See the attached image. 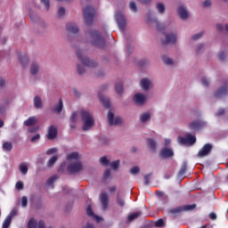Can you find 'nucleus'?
<instances>
[{
  "instance_id": "17",
  "label": "nucleus",
  "mask_w": 228,
  "mask_h": 228,
  "mask_svg": "<svg viewBox=\"0 0 228 228\" xmlns=\"http://www.w3.org/2000/svg\"><path fill=\"white\" fill-rule=\"evenodd\" d=\"M100 202L103 211H106V209H108V206L110 205V196H108V193L102 192L100 194Z\"/></svg>"
},
{
  "instance_id": "2",
  "label": "nucleus",
  "mask_w": 228,
  "mask_h": 228,
  "mask_svg": "<svg viewBox=\"0 0 228 228\" xmlns=\"http://www.w3.org/2000/svg\"><path fill=\"white\" fill-rule=\"evenodd\" d=\"M144 20L149 28H156L158 31H163L165 29V24L161 23L158 19V15L152 10H148Z\"/></svg>"
},
{
  "instance_id": "36",
  "label": "nucleus",
  "mask_w": 228,
  "mask_h": 228,
  "mask_svg": "<svg viewBox=\"0 0 228 228\" xmlns=\"http://www.w3.org/2000/svg\"><path fill=\"white\" fill-rule=\"evenodd\" d=\"M19 170L23 175H26V174H28V164H26V162L20 163L19 166Z\"/></svg>"
},
{
  "instance_id": "27",
  "label": "nucleus",
  "mask_w": 228,
  "mask_h": 228,
  "mask_svg": "<svg viewBox=\"0 0 228 228\" xmlns=\"http://www.w3.org/2000/svg\"><path fill=\"white\" fill-rule=\"evenodd\" d=\"M19 62L20 63L21 67H26L29 62V58L25 53L20 54L18 56Z\"/></svg>"
},
{
  "instance_id": "38",
  "label": "nucleus",
  "mask_w": 228,
  "mask_h": 228,
  "mask_svg": "<svg viewBox=\"0 0 228 228\" xmlns=\"http://www.w3.org/2000/svg\"><path fill=\"white\" fill-rule=\"evenodd\" d=\"M116 202L120 208H124V206H126V201L120 197V194L117 195Z\"/></svg>"
},
{
  "instance_id": "47",
  "label": "nucleus",
  "mask_w": 228,
  "mask_h": 228,
  "mask_svg": "<svg viewBox=\"0 0 228 228\" xmlns=\"http://www.w3.org/2000/svg\"><path fill=\"white\" fill-rule=\"evenodd\" d=\"M100 163L101 165H103V167H108V165H110V160H108V158L106 157H102L100 159Z\"/></svg>"
},
{
  "instance_id": "32",
  "label": "nucleus",
  "mask_w": 228,
  "mask_h": 228,
  "mask_svg": "<svg viewBox=\"0 0 228 228\" xmlns=\"http://www.w3.org/2000/svg\"><path fill=\"white\" fill-rule=\"evenodd\" d=\"M4 152H10L13 149V144L11 142H4L2 145Z\"/></svg>"
},
{
  "instance_id": "40",
  "label": "nucleus",
  "mask_w": 228,
  "mask_h": 228,
  "mask_svg": "<svg viewBox=\"0 0 228 228\" xmlns=\"http://www.w3.org/2000/svg\"><path fill=\"white\" fill-rule=\"evenodd\" d=\"M162 60L166 65H173L174 64V60H172V58H170V57L163 56Z\"/></svg>"
},
{
  "instance_id": "58",
  "label": "nucleus",
  "mask_w": 228,
  "mask_h": 228,
  "mask_svg": "<svg viewBox=\"0 0 228 228\" xmlns=\"http://www.w3.org/2000/svg\"><path fill=\"white\" fill-rule=\"evenodd\" d=\"M17 215H18L17 209H12L7 217H11V220H12L13 216H17Z\"/></svg>"
},
{
  "instance_id": "12",
  "label": "nucleus",
  "mask_w": 228,
  "mask_h": 228,
  "mask_svg": "<svg viewBox=\"0 0 228 228\" xmlns=\"http://www.w3.org/2000/svg\"><path fill=\"white\" fill-rule=\"evenodd\" d=\"M152 86H154V84L152 83V79L149 77H143L140 80V87L144 92H149V90H151Z\"/></svg>"
},
{
  "instance_id": "64",
  "label": "nucleus",
  "mask_w": 228,
  "mask_h": 228,
  "mask_svg": "<svg viewBox=\"0 0 228 228\" xmlns=\"http://www.w3.org/2000/svg\"><path fill=\"white\" fill-rule=\"evenodd\" d=\"M209 218H210L211 220H215V219L216 218V214L214 213V212L210 213Z\"/></svg>"
},
{
  "instance_id": "4",
  "label": "nucleus",
  "mask_w": 228,
  "mask_h": 228,
  "mask_svg": "<svg viewBox=\"0 0 228 228\" xmlns=\"http://www.w3.org/2000/svg\"><path fill=\"white\" fill-rule=\"evenodd\" d=\"M86 37H88V42H90L94 47H100L102 49L106 45V41L104 37H101V34L97 30H90L86 32Z\"/></svg>"
},
{
  "instance_id": "59",
  "label": "nucleus",
  "mask_w": 228,
  "mask_h": 228,
  "mask_svg": "<svg viewBox=\"0 0 228 228\" xmlns=\"http://www.w3.org/2000/svg\"><path fill=\"white\" fill-rule=\"evenodd\" d=\"M165 224V222L163 221V219H159L156 223L155 225L156 227H163V224Z\"/></svg>"
},
{
  "instance_id": "22",
  "label": "nucleus",
  "mask_w": 228,
  "mask_h": 228,
  "mask_svg": "<svg viewBox=\"0 0 228 228\" xmlns=\"http://www.w3.org/2000/svg\"><path fill=\"white\" fill-rule=\"evenodd\" d=\"M58 135V128L54 126H51L48 129L47 138L48 140H54Z\"/></svg>"
},
{
  "instance_id": "8",
  "label": "nucleus",
  "mask_w": 228,
  "mask_h": 228,
  "mask_svg": "<svg viewBox=\"0 0 228 228\" xmlns=\"http://www.w3.org/2000/svg\"><path fill=\"white\" fill-rule=\"evenodd\" d=\"M94 15L95 10L94 9V7L87 5L86 8H84V18L87 26H89V24H92Z\"/></svg>"
},
{
  "instance_id": "15",
  "label": "nucleus",
  "mask_w": 228,
  "mask_h": 228,
  "mask_svg": "<svg viewBox=\"0 0 228 228\" xmlns=\"http://www.w3.org/2000/svg\"><path fill=\"white\" fill-rule=\"evenodd\" d=\"M177 42V29H174L171 33L166 34V39L163 44H175Z\"/></svg>"
},
{
  "instance_id": "28",
  "label": "nucleus",
  "mask_w": 228,
  "mask_h": 228,
  "mask_svg": "<svg viewBox=\"0 0 228 228\" xmlns=\"http://www.w3.org/2000/svg\"><path fill=\"white\" fill-rule=\"evenodd\" d=\"M67 29L69 31V33H72L73 35H76V33H78L79 28L76 23H69L67 25Z\"/></svg>"
},
{
  "instance_id": "42",
  "label": "nucleus",
  "mask_w": 228,
  "mask_h": 228,
  "mask_svg": "<svg viewBox=\"0 0 228 228\" xmlns=\"http://www.w3.org/2000/svg\"><path fill=\"white\" fill-rule=\"evenodd\" d=\"M12 224V217H6L3 223L2 228H9Z\"/></svg>"
},
{
  "instance_id": "51",
  "label": "nucleus",
  "mask_w": 228,
  "mask_h": 228,
  "mask_svg": "<svg viewBox=\"0 0 228 228\" xmlns=\"http://www.w3.org/2000/svg\"><path fill=\"white\" fill-rule=\"evenodd\" d=\"M209 78L206 77H203L201 78V85H203V86H209Z\"/></svg>"
},
{
  "instance_id": "55",
  "label": "nucleus",
  "mask_w": 228,
  "mask_h": 228,
  "mask_svg": "<svg viewBox=\"0 0 228 228\" xmlns=\"http://www.w3.org/2000/svg\"><path fill=\"white\" fill-rule=\"evenodd\" d=\"M202 6L203 8H209V6H211V0H205L202 3Z\"/></svg>"
},
{
  "instance_id": "33",
  "label": "nucleus",
  "mask_w": 228,
  "mask_h": 228,
  "mask_svg": "<svg viewBox=\"0 0 228 228\" xmlns=\"http://www.w3.org/2000/svg\"><path fill=\"white\" fill-rule=\"evenodd\" d=\"M37 122H38V119L37 118V117H30L27 120L24 121V125L28 126H35V124H37Z\"/></svg>"
},
{
  "instance_id": "46",
  "label": "nucleus",
  "mask_w": 228,
  "mask_h": 228,
  "mask_svg": "<svg viewBox=\"0 0 228 228\" xmlns=\"http://www.w3.org/2000/svg\"><path fill=\"white\" fill-rule=\"evenodd\" d=\"M204 37V32H199L197 34H194L191 36V40H200V38H202Z\"/></svg>"
},
{
  "instance_id": "48",
  "label": "nucleus",
  "mask_w": 228,
  "mask_h": 228,
  "mask_svg": "<svg viewBox=\"0 0 228 228\" xmlns=\"http://www.w3.org/2000/svg\"><path fill=\"white\" fill-rule=\"evenodd\" d=\"M130 174L132 175H137V174H140V168L138 167H133L131 169H130Z\"/></svg>"
},
{
  "instance_id": "37",
  "label": "nucleus",
  "mask_w": 228,
  "mask_h": 228,
  "mask_svg": "<svg viewBox=\"0 0 228 228\" xmlns=\"http://www.w3.org/2000/svg\"><path fill=\"white\" fill-rule=\"evenodd\" d=\"M142 216V213L140 211L134 212L128 216L127 220L128 222H133V220H136V218H138V216Z\"/></svg>"
},
{
  "instance_id": "49",
  "label": "nucleus",
  "mask_w": 228,
  "mask_h": 228,
  "mask_svg": "<svg viewBox=\"0 0 228 228\" xmlns=\"http://www.w3.org/2000/svg\"><path fill=\"white\" fill-rule=\"evenodd\" d=\"M65 13H66L65 7H60L57 12L58 17H63Z\"/></svg>"
},
{
  "instance_id": "45",
  "label": "nucleus",
  "mask_w": 228,
  "mask_h": 228,
  "mask_svg": "<svg viewBox=\"0 0 228 228\" xmlns=\"http://www.w3.org/2000/svg\"><path fill=\"white\" fill-rule=\"evenodd\" d=\"M184 174H186V162H183V164L182 165V167L178 173V175L182 177V175H184Z\"/></svg>"
},
{
  "instance_id": "52",
  "label": "nucleus",
  "mask_w": 228,
  "mask_h": 228,
  "mask_svg": "<svg viewBox=\"0 0 228 228\" xmlns=\"http://www.w3.org/2000/svg\"><path fill=\"white\" fill-rule=\"evenodd\" d=\"M41 3L45 5V11H49V8H51L49 0H41Z\"/></svg>"
},
{
  "instance_id": "3",
  "label": "nucleus",
  "mask_w": 228,
  "mask_h": 228,
  "mask_svg": "<svg viewBox=\"0 0 228 228\" xmlns=\"http://www.w3.org/2000/svg\"><path fill=\"white\" fill-rule=\"evenodd\" d=\"M80 117L83 122L82 129L83 131H90L95 124V119L94 118V114L89 110H80Z\"/></svg>"
},
{
  "instance_id": "29",
  "label": "nucleus",
  "mask_w": 228,
  "mask_h": 228,
  "mask_svg": "<svg viewBox=\"0 0 228 228\" xmlns=\"http://www.w3.org/2000/svg\"><path fill=\"white\" fill-rule=\"evenodd\" d=\"M40 70V66L37 62H32L30 65V74L32 76H37L38 74V71Z\"/></svg>"
},
{
  "instance_id": "53",
  "label": "nucleus",
  "mask_w": 228,
  "mask_h": 228,
  "mask_svg": "<svg viewBox=\"0 0 228 228\" xmlns=\"http://www.w3.org/2000/svg\"><path fill=\"white\" fill-rule=\"evenodd\" d=\"M54 152H58L57 148H51L48 151H46L47 156H51V154H54Z\"/></svg>"
},
{
  "instance_id": "44",
  "label": "nucleus",
  "mask_w": 228,
  "mask_h": 228,
  "mask_svg": "<svg viewBox=\"0 0 228 228\" xmlns=\"http://www.w3.org/2000/svg\"><path fill=\"white\" fill-rule=\"evenodd\" d=\"M129 8H130L131 12H133L134 13H136V12H138V6L136 5V3H134V2L129 3Z\"/></svg>"
},
{
  "instance_id": "26",
  "label": "nucleus",
  "mask_w": 228,
  "mask_h": 228,
  "mask_svg": "<svg viewBox=\"0 0 228 228\" xmlns=\"http://www.w3.org/2000/svg\"><path fill=\"white\" fill-rule=\"evenodd\" d=\"M147 147L150 152H156V149H157L156 141L151 138L147 139Z\"/></svg>"
},
{
  "instance_id": "20",
  "label": "nucleus",
  "mask_w": 228,
  "mask_h": 228,
  "mask_svg": "<svg viewBox=\"0 0 228 228\" xmlns=\"http://www.w3.org/2000/svg\"><path fill=\"white\" fill-rule=\"evenodd\" d=\"M79 118V113L77 111H75L71 114L69 118V127L71 129H76V123L77 122Z\"/></svg>"
},
{
  "instance_id": "23",
  "label": "nucleus",
  "mask_w": 228,
  "mask_h": 228,
  "mask_svg": "<svg viewBox=\"0 0 228 228\" xmlns=\"http://www.w3.org/2000/svg\"><path fill=\"white\" fill-rule=\"evenodd\" d=\"M160 156L165 159L172 158L174 157V151L170 148H163L160 151Z\"/></svg>"
},
{
  "instance_id": "35",
  "label": "nucleus",
  "mask_w": 228,
  "mask_h": 228,
  "mask_svg": "<svg viewBox=\"0 0 228 228\" xmlns=\"http://www.w3.org/2000/svg\"><path fill=\"white\" fill-rule=\"evenodd\" d=\"M205 49H206V45L200 43V44L196 45L195 53L196 54H201V53H204Z\"/></svg>"
},
{
  "instance_id": "39",
  "label": "nucleus",
  "mask_w": 228,
  "mask_h": 228,
  "mask_svg": "<svg viewBox=\"0 0 228 228\" xmlns=\"http://www.w3.org/2000/svg\"><path fill=\"white\" fill-rule=\"evenodd\" d=\"M77 72L79 74V76H83L86 72V69H85L84 66H81L80 64H77Z\"/></svg>"
},
{
  "instance_id": "21",
  "label": "nucleus",
  "mask_w": 228,
  "mask_h": 228,
  "mask_svg": "<svg viewBox=\"0 0 228 228\" xmlns=\"http://www.w3.org/2000/svg\"><path fill=\"white\" fill-rule=\"evenodd\" d=\"M155 9L159 15H165L167 12V5H165V3L159 2L155 5Z\"/></svg>"
},
{
  "instance_id": "19",
  "label": "nucleus",
  "mask_w": 228,
  "mask_h": 228,
  "mask_svg": "<svg viewBox=\"0 0 228 228\" xmlns=\"http://www.w3.org/2000/svg\"><path fill=\"white\" fill-rule=\"evenodd\" d=\"M227 95V84H224V86H221L215 93V97L217 99H222V97H225Z\"/></svg>"
},
{
  "instance_id": "25",
  "label": "nucleus",
  "mask_w": 228,
  "mask_h": 228,
  "mask_svg": "<svg viewBox=\"0 0 228 228\" xmlns=\"http://www.w3.org/2000/svg\"><path fill=\"white\" fill-rule=\"evenodd\" d=\"M151 117H152V115L151 114V112L149 111H145L142 112L140 116H139V120L142 124H147V122H149V120H151Z\"/></svg>"
},
{
  "instance_id": "10",
  "label": "nucleus",
  "mask_w": 228,
  "mask_h": 228,
  "mask_svg": "<svg viewBox=\"0 0 228 228\" xmlns=\"http://www.w3.org/2000/svg\"><path fill=\"white\" fill-rule=\"evenodd\" d=\"M177 140L180 145H193L197 142V138L191 134H187L185 137L178 136Z\"/></svg>"
},
{
  "instance_id": "60",
  "label": "nucleus",
  "mask_w": 228,
  "mask_h": 228,
  "mask_svg": "<svg viewBox=\"0 0 228 228\" xmlns=\"http://www.w3.org/2000/svg\"><path fill=\"white\" fill-rule=\"evenodd\" d=\"M16 189L24 190V183L22 182L16 183Z\"/></svg>"
},
{
  "instance_id": "5",
  "label": "nucleus",
  "mask_w": 228,
  "mask_h": 228,
  "mask_svg": "<svg viewBox=\"0 0 228 228\" xmlns=\"http://www.w3.org/2000/svg\"><path fill=\"white\" fill-rule=\"evenodd\" d=\"M76 54L85 67H89V69H95L97 67V62L86 58V52L85 50L78 49L76 51Z\"/></svg>"
},
{
  "instance_id": "41",
  "label": "nucleus",
  "mask_w": 228,
  "mask_h": 228,
  "mask_svg": "<svg viewBox=\"0 0 228 228\" xmlns=\"http://www.w3.org/2000/svg\"><path fill=\"white\" fill-rule=\"evenodd\" d=\"M58 161V156H53L48 161H47V167H53Z\"/></svg>"
},
{
  "instance_id": "57",
  "label": "nucleus",
  "mask_w": 228,
  "mask_h": 228,
  "mask_svg": "<svg viewBox=\"0 0 228 228\" xmlns=\"http://www.w3.org/2000/svg\"><path fill=\"white\" fill-rule=\"evenodd\" d=\"M111 175V171L110 169H106L103 173L104 179H108Z\"/></svg>"
},
{
  "instance_id": "31",
  "label": "nucleus",
  "mask_w": 228,
  "mask_h": 228,
  "mask_svg": "<svg viewBox=\"0 0 228 228\" xmlns=\"http://www.w3.org/2000/svg\"><path fill=\"white\" fill-rule=\"evenodd\" d=\"M86 213H87L88 216H94V218L96 222H101L102 220V218L99 217V216L94 215V211L92 210V206L87 207Z\"/></svg>"
},
{
  "instance_id": "61",
  "label": "nucleus",
  "mask_w": 228,
  "mask_h": 228,
  "mask_svg": "<svg viewBox=\"0 0 228 228\" xmlns=\"http://www.w3.org/2000/svg\"><path fill=\"white\" fill-rule=\"evenodd\" d=\"M151 181V175H144V184L147 186Z\"/></svg>"
},
{
  "instance_id": "13",
  "label": "nucleus",
  "mask_w": 228,
  "mask_h": 228,
  "mask_svg": "<svg viewBox=\"0 0 228 228\" xmlns=\"http://www.w3.org/2000/svg\"><path fill=\"white\" fill-rule=\"evenodd\" d=\"M208 126V123L202 119L194 120L189 125V128L191 131H199V129H202V127H206Z\"/></svg>"
},
{
  "instance_id": "7",
  "label": "nucleus",
  "mask_w": 228,
  "mask_h": 228,
  "mask_svg": "<svg viewBox=\"0 0 228 228\" xmlns=\"http://www.w3.org/2000/svg\"><path fill=\"white\" fill-rule=\"evenodd\" d=\"M107 121L109 126H120L122 124V118L115 116L113 110H109L107 114Z\"/></svg>"
},
{
  "instance_id": "43",
  "label": "nucleus",
  "mask_w": 228,
  "mask_h": 228,
  "mask_svg": "<svg viewBox=\"0 0 228 228\" xmlns=\"http://www.w3.org/2000/svg\"><path fill=\"white\" fill-rule=\"evenodd\" d=\"M117 94H120L122 92H124V86L122 83L116 84L115 86Z\"/></svg>"
},
{
  "instance_id": "1",
  "label": "nucleus",
  "mask_w": 228,
  "mask_h": 228,
  "mask_svg": "<svg viewBox=\"0 0 228 228\" xmlns=\"http://www.w3.org/2000/svg\"><path fill=\"white\" fill-rule=\"evenodd\" d=\"M66 159L69 162L68 165V172L69 174H78L83 170V164L79 161L81 155L77 151L69 153Z\"/></svg>"
},
{
  "instance_id": "62",
  "label": "nucleus",
  "mask_w": 228,
  "mask_h": 228,
  "mask_svg": "<svg viewBox=\"0 0 228 228\" xmlns=\"http://www.w3.org/2000/svg\"><path fill=\"white\" fill-rule=\"evenodd\" d=\"M225 56H226L225 52H220L218 53L219 60H224Z\"/></svg>"
},
{
  "instance_id": "14",
  "label": "nucleus",
  "mask_w": 228,
  "mask_h": 228,
  "mask_svg": "<svg viewBox=\"0 0 228 228\" xmlns=\"http://www.w3.org/2000/svg\"><path fill=\"white\" fill-rule=\"evenodd\" d=\"M134 102L137 104V106H143V104L147 102V95L142 93H136L134 95Z\"/></svg>"
},
{
  "instance_id": "24",
  "label": "nucleus",
  "mask_w": 228,
  "mask_h": 228,
  "mask_svg": "<svg viewBox=\"0 0 228 228\" xmlns=\"http://www.w3.org/2000/svg\"><path fill=\"white\" fill-rule=\"evenodd\" d=\"M34 102V108L36 110H42L44 108V102L42 101V98L39 95H36L33 100Z\"/></svg>"
},
{
  "instance_id": "30",
  "label": "nucleus",
  "mask_w": 228,
  "mask_h": 228,
  "mask_svg": "<svg viewBox=\"0 0 228 228\" xmlns=\"http://www.w3.org/2000/svg\"><path fill=\"white\" fill-rule=\"evenodd\" d=\"M56 179H58L57 175L51 176L45 183V186L47 188H54V183H56Z\"/></svg>"
},
{
  "instance_id": "18",
  "label": "nucleus",
  "mask_w": 228,
  "mask_h": 228,
  "mask_svg": "<svg viewBox=\"0 0 228 228\" xmlns=\"http://www.w3.org/2000/svg\"><path fill=\"white\" fill-rule=\"evenodd\" d=\"M50 110L53 113L60 115V113H61V111H63V101L61 99H60L59 102L57 103H55L53 106H52Z\"/></svg>"
},
{
  "instance_id": "34",
  "label": "nucleus",
  "mask_w": 228,
  "mask_h": 228,
  "mask_svg": "<svg viewBox=\"0 0 228 228\" xmlns=\"http://www.w3.org/2000/svg\"><path fill=\"white\" fill-rule=\"evenodd\" d=\"M99 99L101 102L105 106V108H110V98L102 94H99Z\"/></svg>"
},
{
  "instance_id": "50",
  "label": "nucleus",
  "mask_w": 228,
  "mask_h": 228,
  "mask_svg": "<svg viewBox=\"0 0 228 228\" xmlns=\"http://www.w3.org/2000/svg\"><path fill=\"white\" fill-rule=\"evenodd\" d=\"M119 166H120V160L113 161L110 164V167H111V168H113V170H117V168H118Z\"/></svg>"
},
{
  "instance_id": "9",
  "label": "nucleus",
  "mask_w": 228,
  "mask_h": 228,
  "mask_svg": "<svg viewBox=\"0 0 228 228\" xmlns=\"http://www.w3.org/2000/svg\"><path fill=\"white\" fill-rule=\"evenodd\" d=\"M176 13L182 20H188L190 19V10L186 5H179L176 9Z\"/></svg>"
},
{
  "instance_id": "63",
  "label": "nucleus",
  "mask_w": 228,
  "mask_h": 228,
  "mask_svg": "<svg viewBox=\"0 0 228 228\" xmlns=\"http://www.w3.org/2000/svg\"><path fill=\"white\" fill-rule=\"evenodd\" d=\"M216 28H217L218 31H223L224 30V25L218 23L216 25Z\"/></svg>"
},
{
  "instance_id": "11",
  "label": "nucleus",
  "mask_w": 228,
  "mask_h": 228,
  "mask_svg": "<svg viewBox=\"0 0 228 228\" xmlns=\"http://www.w3.org/2000/svg\"><path fill=\"white\" fill-rule=\"evenodd\" d=\"M196 207V205H185L183 207L175 208L169 210V213L170 215H179V213H182L183 211H192Z\"/></svg>"
},
{
  "instance_id": "54",
  "label": "nucleus",
  "mask_w": 228,
  "mask_h": 228,
  "mask_svg": "<svg viewBox=\"0 0 228 228\" xmlns=\"http://www.w3.org/2000/svg\"><path fill=\"white\" fill-rule=\"evenodd\" d=\"M21 206L22 208H26V206H28V197L23 196L21 198Z\"/></svg>"
},
{
  "instance_id": "6",
  "label": "nucleus",
  "mask_w": 228,
  "mask_h": 228,
  "mask_svg": "<svg viewBox=\"0 0 228 228\" xmlns=\"http://www.w3.org/2000/svg\"><path fill=\"white\" fill-rule=\"evenodd\" d=\"M114 19L118 24V27L121 31L126 29V26H127V18H126V14L122 11H116L114 14Z\"/></svg>"
},
{
  "instance_id": "56",
  "label": "nucleus",
  "mask_w": 228,
  "mask_h": 228,
  "mask_svg": "<svg viewBox=\"0 0 228 228\" xmlns=\"http://www.w3.org/2000/svg\"><path fill=\"white\" fill-rule=\"evenodd\" d=\"M39 140H40V135L38 134H37L30 139V142H32V143H35L36 142H38Z\"/></svg>"
},
{
  "instance_id": "16",
  "label": "nucleus",
  "mask_w": 228,
  "mask_h": 228,
  "mask_svg": "<svg viewBox=\"0 0 228 228\" xmlns=\"http://www.w3.org/2000/svg\"><path fill=\"white\" fill-rule=\"evenodd\" d=\"M211 151H213V145L209 143L205 144L198 152V158H206Z\"/></svg>"
}]
</instances>
